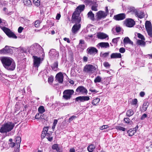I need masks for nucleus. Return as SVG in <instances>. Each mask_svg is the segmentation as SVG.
Here are the masks:
<instances>
[{
  "label": "nucleus",
  "mask_w": 152,
  "mask_h": 152,
  "mask_svg": "<svg viewBox=\"0 0 152 152\" xmlns=\"http://www.w3.org/2000/svg\"><path fill=\"white\" fill-rule=\"evenodd\" d=\"M85 8L84 5H80L77 7L75 11L74 12L72 16V21L75 23L72 28H80L81 27V19L80 17V12L83 11Z\"/></svg>",
  "instance_id": "f257e3e1"
},
{
  "label": "nucleus",
  "mask_w": 152,
  "mask_h": 152,
  "mask_svg": "<svg viewBox=\"0 0 152 152\" xmlns=\"http://www.w3.org/2000/svg\"><path fill=\"white\" fill-rule=\"evenodd\" d=\"M1 61L4 68L10 71H13L15 68V63L14 60L11 58L4 57L1 59Z\"/></svg>",
  "instance_id": "f03ea898"
},
{
  "label": "nucleus",
  "mask_w": 152,
  "mask_h": 152,
  "mask_svg": "<svg viewBox=\"0 0 152 152\" xmlns=\"http://www.w3.org/2000/svg\"><path fill=\"white\" fill-rule=\"evenodd\" d=\"M14 125L12 123L4 124L0 128V132L3 134L7 133L11 131Z\"/></svg>",
  "instance_id": "7ed1b4c3"
},
{
  "label": "nucleus",
  "mask_w": 152,
  "mask_h": 152,
  "mask_svg": "<svg viewBox=\"0 0 152 152\" xmlns=\"http://www.w3.org/2000/svg\"><path fill=\"white\" fill-rule=\"evenodd\" d=\"M49 128V126H45L43 128L41 134V137L42 138H44L46 137L48 140L51 142L53 140V137L52 135V132L50 131L47 132Z\"/></svg>",
  "instance_id": "20e7f679"
},
{
  "label": "nucleus",
  "mask_w": 152,
  "mask_h": 152,
  "mask_svg": "<svg viewBox=\"0 0 152 152\" xmlns=\"http://www.w3.org/2000/svg\"><path fill=\"white\" fill-rule=\"evenodd\" d=\"M41 46L38 44L35 43L31 45L28 50L29 52L33 55H36L41 48Z\"/></svg>",
  "instance_id": "39448f33"
},
{
  "label": "nucleus",
  "mask_w": 152,
  "mask_h": 152,
  "mask_svg": "<svg viewBox=\"0 0 152 152\" xmlns=\"http://www.w3.org/2000/svg\"><path fill=\"white\" fill-rule=\"evenodd\" d=\"M96 69L95 66L91 64H88L84 66L83 70L86 72L92 73L96 71Z\"/></svg>",
  "instance_id": "423d86ee"
},
{
  "label": "nucleus",
  "mask_w": 152,
  "mask_h": 152,
  "mask_svg": "<svg viewBox=\"0 0 152 152\" xmlns=\"http://www.w3.org/2000/svg\"><path fill=\"white\" fill-rule=\"evenodd\" d=\"M49 57L52 59H57L59 57V52L54 49L50 50L49 53Z\"/></svg>",
  "instance_id": "0eeeda50"
},
{
  "label": "nucleus",
  "mask_w": 152,
  "mask_h": 152,
  "mask_svg": "<svg viewBox=\"0 0 152 152\" xmlns=\"http://www.w3.org/2000/svg\"><path fill=\"white\" fill-rule=\"evenodd\" d=\"M124 25L129 28L132 27L135 24V21L132 18H126L124 21Z\"/></svg>",
  "instance_id": "6e6552de"
},
{
  "label": "nucleus",
  "mask_w": 152,
  "mask_h": 152,
  "mask_svg": "<svg viewBox=\"0 0 152 152\" xmlns=\"http://www.w3.org/2000/svg\"><path fill=\"white\" fill-rule=\"evenodd\" d=\"M74 93L73 90H66L63 92V97L66 100L70 99Z\"/></svg>",
  "instance_id": "1a4fd4ad"
},
{
  "label": "nucleus",
  "mask_w": 152,
  "mask_h": 152,
  "mask_svg": "<svg viewBox=\"0 0 152 152\" xmlns=\"http://www.w3.org/2000/svg\"><path fill=\"white\" fill-rule=\"evenodd\" d=\"M33 64L34 66L38 68L42 63L43 60L40 57L34 56H33Z\"/></svg>",
  "instance_id": "9d476101"
},
{
  "label": "nucleus",
  "mask_w": 152,
  "mask_h": 152,
  "mask_svg": "<svg viewBox=\"0 0 152 152\" xmlns=\"http://www.w3.org/2000/svg\"><path fill=\"white\" fill-rule=\"evenodd\" d=\"M3 31L9 38L16 39L17 37L15 34L10 29H2Z\"/></svg>",
  "instance_id": "9b49d317"
},
{
  "label": "nucleus",
  "mask_w": 152,
  "mask_h": 152,
  "mask_svg": "<svg viewBox=\"0 0 152 152\" xmlns=\"http://www.w3.org/2000/svg\"><path fill=\"white\" fill-rule=\"evenodd\" d=\"M76 92L79 94H86L88 93L87 89L84 87L80 86L78 87L76 90Z\"/></svg>",
  "instance_id": "f8f14e48"
},
{
  "label": "nucleus",
  "mask_w": 152,
  "mask_h": 152,
  "mask_svg": "<svg viewBox=\"0 0 152 152\" xmlns=\"http://www.w3.org/2000/svg\"><path fill=\"white\" fill-rule=\"evenodd\" d=\"M87 47V44L85 41L83 39H80L79 43L77 46V48L81 51H83Z\"/></svg>",
  "instance_id": "ddd939ff"
},
{
  "label": "nucleus",
  "mask_w": 152,
  "mask_h": 152,
  "mask_svg": "<svg viewBox=\"0 0 152 152\" xmlns=\"http://www.w3.org/2000/svg\"><path fill=\"white\" fill-rule=\"evenodd\" d=\"M107 14L104 12L102 11H99L96 14V17L98 20H101L102 18H104L106 17Z\"/></svg>",
  "instance_id": "4468645a"
},
{
  "label": "nucleus",
  "mask_w": 152,
  "mask_h": 152,
  "mask_svg": "<svg viewBox=\"0 0 152 152\" xmlns=\"http://www.w3.org/2000/svg\"><path fill=\"white\" fill-rule=\"evenodd\" d=\"M87 53L90 55H94L98 52V50L94 47H90L87 49Z\"/></svg>",
  "instance_id": "2eb2a0df"
},
{
  "label": "nucleus",
  "mask_w": 152,
  "mask_h": 152,
  "mask_svg": "<svg viewBox=\"0 0 152 152\" xmlns=\"http://www.w3.org/2000/svg\"><path fill=\"white\" fill-rule=\"evenodd\" d=\"M56 80L58 83H61L64 80V76L62 73L60 72L57 73L56 76Z\"/></svg>",
  "instance_id": "dca6fc26"
},
{
  "label": "nucleus",
  "mask_w": 152,
  "mask_h": 152,
  "mask_svg": "<svg viewBox=\"0 0 152 152\" xmlns=\"http://www.w3.org/2000/svg\"><path fill=\"white\" fill-rule=\"evenodd\" d=\"M15 140L16 146L15 148V151L16 152H19V151L20 144L21 141V137H16L15 138Z\"/></svg>",
  "instance_id": "f3484780"
},
{
  "label": "nucleus",
  "mask_w": 152,
  "mask_h": 152,
  "mask_svg": "<svg viewBox=\"0 0 152 152\" xmlns=\"http://www.w3.org/2000/svg\"><path fill=\"white\" fill-rule=\"evenodd\" d=\"M8 144L9 145V146H7V147H5V148H9L10 147L13 148L15 146H16V142L15 138V139L14 141H13V140L11 138L8 141Z\"/></svg>",
  "instance_id": "a211bd4d"
},
{
  "label": "nucleus",
  "mask_w": 152,
  "mask_h": 152,
  "mask_svg": "<svg viewBox=\"0 0 152 152\" xmlns=\"http://www.w3.org/2000/svg\"><path fill=\"white\" fill-rule=\"evenodd\" d=\"M126 18V15L124 13H121L114 16V19L116 20H121Z\"/></svg>",
  "instance_id": "6ab92c4d"
},
{
  "label": "nucleus",
  "mask_w": 152,
  "mask_h": 152,
  "mask_svg": "<svg viewBox=\"0 0 152 152\" xmlns=\"http://www.w3.org/2000/svg\"><path fill=\"white\" fill-rule=\"evenodd\" d=\"M90 99V97L88 96H79L76 97L75 101L78 102L80 101L81 102H83L88 101Z\"/></svg>",
  "instance_id": "aec40b11"
},
{
  "label": "nucleus",
  "mask_w": 152,
  "mask_h": 152,
  "mask_svg": "<svg viewBox=\"0 0 152 152\" xmlns=\"http://www.w3.org/2000/svg\"><path fill=\"white\" fill-rule=\"evenodd\" d=\"M97 47L98 48H107L110 47V45L107 42H101L99 43L97 45Z\"/></svg>",
  "instance_id": "412c9836"
},
{
  "label": "nucleus",
  "mask_w": 152,
  "mask_h": 152,
  "mask_svg": "<svg viewBox=\"0 0 152 152\" xmlns=\"http://www.w3.org/2000/svg\"><path fill=\"white\" fill-rule=\"evenodd\" d=\"M123 42L124 45L129 44L132 46L133 45V42L131 41L128 37H125L123 39Z\"/></svg>",
  "instance_id": "4be33fe9"
},
{
  "label": "nucleus",
  "mask_w": 152,
  "mask_h": 152,
  "mask_svg": "<svg viewBox=\"0 0 152 152\" xmlns=\"http://www.w3.org/2000/svg\"><path fill=\"white\" fill-rule=\"evenodd\" d=\"M97 36L99 39H106L107 38H108V36L107 34L103 33H98Z\"/></svg>",
  "instance_id": "5701e85b"
},
{
  "label": "nucleus",
  "mask_w": 152,
  "mask_h": 152,
  "mask_svg": "<svg viewBox=\"0 0 152 152\" xmlns=\"http://www.w3.org/2000/svg\"><path fill=\"white\" fill-rule=\"evenodd\" d=\"M7 24L5 21L2 20L0 18V28H8L7 26Z\"/></svg>",
  "instance_id": "b1692460"
},
{
  "label": "nucleus",
  "mask_w": 152,
  "mask_h": 152,
  "mask_svg": "<svg viewBox=\"0 0 152 152\" xmlns=\"http://www.w3.org/2000/svg\"><path fill=\"white\" fill-rule=\"evenodd\" d=\"M121 56V55L119 53H113L110 56L111 58H120Z\"/></svg>",
  "instance_id": "393cba45"
},
{
  "label": "nucleus",
  "mask_w": 152,
  "mask_h": 152,
  "mask_svg": "<svg viewBox=\"0 0 152 152\" xmlns=\"http://www.w3.org/2000/svg\"><path fill=\"white\" fill-rule=\"evenodd\" d=\"M145 40L138 39L137 40V43L138 45L142 46H145Z\"/></svg>",
  "instance_id": "a878e982"
},
{
  "label": "nucleus",
  "mask_w": 152,
  "mask_h": 152,
  "mask_svg": "<svg viewBox=\"0 0 152 152\" xmlns=\"http://www.w3.org/2000/svg\"><path fill=\"white\" fill-rule=\"evenodd\" d=\"M94 4H92L91 9V10L94 11H98L97 7L98 6V4L96 3V1H94Z\"/></svg>",
  "instance_id": "bb28decb"
},
{
  "label": "nucleus",
  "mask_w": 152,
  "mask_h": 152,
  "mask_svg": "<svg viewBox=\"0 0 152 152\" xmlns=\"http://www.w3.org/2000/svg\"><path fill=\"white\" fill-rule=\"evenodd\" d=\"M88 17L92 20L94 19V14L93 13L92 11H89L87 14Z\"/></svg>",
  "instance_id": "cd10ccee"
},
{
  "label": "nucleus",
  "mask_w": 152,
  "mask_h": 152,
  "mask_svg": "<svg viewBox=\"0 0 152 152\" xmlns=\"http://www.w3.org/2000/svg\"><path fill=\"white\" fill-rule=\"evenodd\" d=\"M129 136H132L136 132V129L134 130V129H130L127 132Z\"/></svg>",
  "instance_id": "c85d7f7f"
},
{
  "label": "nucleus",
  "mask_w": 152,
  "mask_h": 152,
  "mask_svg": "<svg viewBox=\"0 0 152 152\" xmlns=\"http://www.w3.org/2000/svg\"><path fill=\"white\" fill-rule=\"evenodd\" d=\"M135 15L140 18H143L145 16L144 13L141 12H137V11Z\"/></svg>",
  "instance_id": "c756f323"
},
{
  "label": "nucleus",
  "mask_w": 152,
  "mask_h": 152,
  "mask_svg": "<svg viewBox=\"0 0 152 152\" xmlns=\"http://www.w3.org/2000/svg\"><path fill=\"white\" fill-rule=\"evenodd\" d=\"M95 148V146L94 145H90L87 148L89 152H92Z\"/></svg>",
  "instance_id": "7c9ffc66"
},
{
  "label": "nucleus",
  "mask_w": 152,
  "mask_h": 152,
  "mask_svg": "<svg viewBox=\"0 0 152 152\" xmlns=\"http://www.w3.org/2000/svg\"><path fill=\"white\" fill-rule=\"evenodd\" d=\"M100 99L99 98H96L94 99L92 102V104L94 105H96L99 103Z\"/></svg>",
  "instance_id": "2f4dec72"
},
{
  "label": "nucleus",
  "mask_w": 152,
  "mask_h": 152,
  "mask_svg": "<svg viewBox=\"0 0 152 152\" xmlns=\"http://www.w3.org/2000/svg\"><path fill=\"white\" fill-rule=\"evenodd\" d=\"M43 115L42 113H39L37 114L35 116V118L38 119H41L43 118Z\"/></svg>",
  "instance_id": "473e14b6"
},
{
  "label": "nucleus",
  "mask_w": 152,
  "mask_h": 152,
  "mask_svg": "<svg viewBox=\"0 0 152 152\" xmlns=\"http://www.w3.org/2000/svg\"><path fill=\"white\" fill-rule=\"evenodd\" d=\"M149 104L147 102H145L143 104L142 106V109L144 111H145L147 109V108Z\"/></svg>",
  "instance_id": "72a5a7b5"
},
{
  "label": "nucleus",
  "mask_w": 152,
  "mask_h": 152,
  "mask_svg": "<svg viewBox=\"0 0 152 152\" xmlns=\"http://www.w3.org/2000/svg\"><path fill=\"white\" fill-rule=\"evenodd\" d=\"M134 114V112L131 109H130L127 111L126 115L128 117H129L133 115Z\"/></svg>",
  "instance_id": "f704fd0d"
},
{
  "label": "nucleus",
  "mask_w": 152,
  "mask_h": 152,
  "mask_svg": "<svg viewBox=\"0 0 152 152\" xmlns=\"http://www.w3.org/2000/svg\"><path fill=\"white\" fill-rule=\"evenodd\" d=\"M146 28H151V23L148 21H146L145 23Z\"/></svg>",
  "instance_id": "c9c22d12"
},
{
  "label": "nucleus",
  "mask_w": 152,
  "mask_h": 152,
  "mask_svg": "<svg viewBox=\"0 0 152 152\" xmlns=\"http://www.w3.org/2000/svg\"><path fill=\"white\" fill-rule=\"evenodd\" d=\"M124 121L125 123L129 125H131L132 124V122L128 118H124Z\"/></svg>",
  "instance_id": "e433bc0d"
},
{
  "label": "nucleus",
  "mask_w": 152,
  "mask_h": 152,
  "mask_svg": "<svg viewBox=\"0 0 152 152\" xmlns=\"http://www.w3.org/2000/svg\"><path fill=\"white\" fill-rule=\"evenodd\" d=\"M115 128L118 130L121 131L123 132H125L126 130V129L125 128L120 126H116Z\"/></svg>",
  "instance_id": "4c0bfd02"
},
{
  "label": "nucleus",
  "mask_w": 152,
  "mask_h": 152,
  "mask_svg": "<svg viewBox=\"0 0 152 152\" xmlns=\"http://www.w3.org/2000/svg\"><path fill=\"white\" fill-rule=\"evenodd\" d=\"M129 11L128 12H131L132 13H134L135 14L137 11L134 9L133 7H130L129 8Z\"/></svg>",
  "instance_id": "58836bf2"
},
{
  "label": "nucleus",
  "mask_w": 152,
  "mask_h": 152,
  "mask_svg": "<svg viewBox=\"0 0 152 152\" xmlns=\"http://www.w3.org/2000/svg\"><path fill=\"white\" fill-rule=\"evenodd\" d=\"M38 111L39 113L42 114L45 111V110L43 106H41L38 108Z\"/></svg>",
  "instance_id": "ea45409f"
},
{
  "label": "nucleus",
  "mask_w": 152,
  "mask_h": 152,
  "mask_svg": "<svg viewBox=\"0 0 152 152\" xmlns=\"http://www.w3.org/2000/svg\"><path fill=\"white\" fill-rule=\"evenodd\" d=\"M58 66V63L57 62H55L52 66L53 69L55 71L57 70Z\"/></svg>",
  "instance_id": "a19ab883"
},
{
  "label": "nucleus",
  "mask_w": 152,
  "mask_h": 152,
  "mask_svg": "<svg viewBox=\"0 0 152 152\" xmlns=\"http://www.w3.org/2000/svg\"><path fill=\"white\" fill-rule=\"evenodd\" d=\"M102 80L101 77L100 76H97L94 80V82L95 83H100Z\"/></svg>",
  "instance_id": "79ce46f5"
},
{
  "label": "nucleus",
  "mask_w": 152,
  "mask_h": 152,
  "mask_svg": "<svg viewBox=\"0 0 152 152\" xmlns=\"http://www.w3.org/2000/svg\"><path fill=\"white\" fill-rule=\"evenodd\" d=\"M84 2L86 5H92L94 3V1H92L90 0H84Z\"/></svg>",
  "instance_id": "37998d69"
},
{
  "label": "nucleus",
  "mask_w": 152,
  "mask_h": 152,
  "mask_svg": "<svg viewBox=\"0 0 152 152\" xmlns=\"http://www.w3.org/2000/svg\"><path fill=\"white\" fill-rule=\"evenodd\" d=\"M112 31L115 35H117L121 31V29H112Z\"/></svg>",
  "instance_id": "c03bdc74"
},
{
  "label": "nucleus",
  "mask_w": 152,
  "mask_h": 152,
  "mask_svg": "<svg viewBox=\"0 0 152 152\" xmlns=\"http://www.w3.org/2000/svg\"><path fill=\"white\" fill-rule=\"evenodd\" d=\"M136 36H137L139 38L141 39H143L145 40V38L144 36L141 34L140 33H136Z\"/></svg>",
  "instance_id": "a18cd8bd"
},
{
  "label": "nucleus",
  "mask_w": 152,
  "mask_h": 152,
  "mask_svg": "<svg viewBox=\"0 0 152 152\" xmlns=\"http://www.w3.org/2000/svg\"><path fill=\"white\" fill-rule=\"evenodd\" d=\"M40 23L41 21L39 20H37L34 23L35 27L36 28H39Z\"/></svg>",
  "instance_id": "49530a36"
},
{
  "label": "nucleus",
  "mask_w": 152,
  "mask_h": 152,
  "mask_svg": "<svg viewBox=\"0 0 152 152\" xmlns=\"http://www.w3.org/2000/svg\"><path fill=\"white\" fill-rule=\"evenodd\" d=\"M58 122V120L57 119H54L53 123V126L52 127V129L54 130L55 128V126L56 124H57Z\"/></svg>",
  "instance_id": "de8ad7c7"
},
{
  "label": "nucleus",
  "mask_w": 152,
  "mask_h": 152,
  "mask_svg": "<svg viewBox=\"0 0 152 152\" xmlns=\"http://www.w3.org/2000/svg\"><path fill=\"white\" fill-rule=\"evenodd\" d=\"M24 5L28 6L31 4V1L30 0H23Z\"/></svg>",
  "instance_id": "09e8293b"
},
{
  "label": "nucleus",
  "mask_w": 152,
  "mask_h": 152,
  "mask_svg": "<svg viewBox=\"0 0 152 152\" xmlns=\"http://www.w3.org/2000/svg\"><path fill=\"white\" fill-rule=\"evenodd\" d=\"M148 35L150 37H152V29H146Z\"/></svg>",
  "instance_id": "8fccbe9b"
},
{
  "label": "nucleus",
  "mask_w": 152,
  "mask_h": 152,
  "mask_svg": "<svg viewBox=\"0 0 152 152\" xmlns=\"http://www.w3.org/2000/svg\"><path fill=\"white\" fill-rule=\"evenodd\" d=\"M7 47H5V48L2 50H0V54H6L7 53V51H6V48Z\"/></svg>",
  "instance_id": "3c124183"
},
{
  "label": "nucleus",
  "mask_w": 152,
  "mask_h": 152,
  "mask_svg": "<svg viewBox=\"0 0 152 152\" xmlns=\"http://www.w3.org/2000/svg\"><path fill=\"white\" fill-rule=\"evenodd\" d=\"M120 37H117L115 38H114L112 39V42L115 44H117L118 42V41Z\"/></svg>",
  "instance_id": "603ef678"
},
{
  "label": "nucleus",
  "mask_w": 152,
  "mask_h": 152,
  "mask_svg": "<svg viewBox=\"0 0 152 152\" xmlns=\"http://www.w3.org/2000/svg\"><path fill=\"white\" fill-rule=\"evenodd\" d=\"M109 54V52H106L104 53H101V56L102 57L105 58L107 57Z\"/></svg>",
  "instance_id": "864d4df0"
},
{
  "label": "nucleus",
  "mask_w": 152,
  "mask_h": 152,
  "mask_svg": "<svg viewBox=\"0 0 152 152\" xmlns=\"http://www.w3.org/2000/svg\"><path fill=\"white\" fill-rule=\"evenodd\" d=\"M109 126L107 125H104L100 126L99 129L101 130H103L104 129H107L109 128Z\"/></svg>",
  "instance_id": "5fc2aeb1"
},
{
  "label": "nucleus",
  "mask_w": 152,
  "mask_h": 152,
  "mask_svg": "<svg viewBox=\"0 0 152 152\" xmlns=\"http://www.w3.org/2000/svg\"><path fill=\"white\" fill-rule=\"evenodd\" d=\"M58 147V145L57 144H54L52 146V148L54 150H56Z\"/></svg>",
  "instance_id": "6e6d98bb"
},
{
  "label": "nucleus",
  "mask_w": 152,
  "mask_h": 152,
  "mask_svg": "<svg viewBox=\"0 0 152 152\" xmlns=\"http://www.w3.org/2000/svg\"><path fill=\"white\" fill-rule=\"evenodd\" d=\"M76 118V117L75 116H72V117H70L69 118V122H70L73 119Z\"/></svg>",
  "instance_id": "4d7b16f0"
},
{
  "label": "nucleus",
  "mask_w": 152,
  "mask_h": 152,
  "mask_svg": "<svg viewBox=\"0 0 152 152\" xmlns=\"http://www.w3.org/2000/svg\"><path fill=\"white\" fill-rule=\"evenodd\" d=\"M137 102V100L136 99H134L132 102V105H136Z\"/></svg>",
  "instance_id": "13d9d810"
},
{
  "label": "nucleus",
  "mask_w": 152,
  "mask_h": 152,
  "mask_svg": "<svg viewBox=\"0 0 152 152\" xmlns=\"http://www.w3.org/2000/svg\"><path fill=\"white\" fill-rule=\"evenodd\" d=\"M119 51L120 53H123L125 52V50L124 48H120Z\"/></svg>",
  "instance_id": "bf43d9fd"
},
{
  "label": "nucleus",
  "mask_w": 152,
  "mask_h": 152,
  "mask_svg": "<svg viewBox=\"0 0 152 152\" xmlns=\"http://www.w3.org/2000/svg\"><path fill=\"white\" fill-rule=\"evenodd\" d=\"M103 65L105 67H106L107 68L109 67L110 66V64H109L107 62H104L103 64Z\"/></svg>",
  "instance_id": "052dcab7"
},
{
  "label": "nucleus",
  "mask_w": 152,
  "mask_h": 152,
  "mask_svg": "<svg viewBox=\"0 0 152 152\" xmlns=\"http://www.w3.org/2000/svg\"><path fill=\"white\" fill-rule=\"evenodd\" d=\"M89 91L92 92H94L95 93H96L98 92V91L96 90L93 89L92 88H90L89 89Z\"/></svg>",
  "instance_id": "680f3d73"
},
{
  "label": "nucleus",
  "mask_w": 152,
  "mask_h": 152,
  "mask_svg": "<svg viewBox=\"0 0 152 152\" xmlns=\"http://www.w3.org/2000/svg\"><path fill=\"white\" fill-rule=\"evenodd\" d=\"M34 4L35 5H36L37 7H38L39 6L40 4V1L39 0V1H38L34 2Z\"/></svg>",
  "instance_id": "e2e57ef3"
},
{
  "label": "nucleus",
  "mask_w": 152,
  "mask_h": 152,
  "mask_svg": "<svg viewBox=\"0 0 152 152\" xmlns=\"http://www.w3.org/2000/svg\"><path fill=\"white\" fill-rule=\"evenodd\" d=\"M88 58L86 56H84L83 58V60L84 62H87L88 61Z\"/></svg>",
  "instance_id": "0e129e2a"
},
{
  "label": "nucleus",
  "mask_w": 152,
  "mask_h": 152,
  "mask_svg": "<svg viewBox=\"0 0 152 152\" xmlns=\"http://www.w3.org/2000/svg\"><path fill=\"white\" fill-rule=\"evenodd\" d=\"M147 115L145 114H143L141 117V119L142 120L144 119L146 117Z\"/></svg>",
  "instance_id": "69168bd1"
},
{
  "label": "nucleus",
  "mask_w": 152,
  "mask_h": 152,
  "mask_svg": "<svg viewBox=\"0 0 152 152\" xmlns=\"http://www.w3.org/2000/svg\"><path fill=\"white\" fill-rule=\"evenodd\" d=\"M87 28H94V26L92 25L89 24L87 25Z\"/></svg>",
  "instance_id": "338daca9"
},
{
  "label": "nucleus",
  "mask_w": 152,
  "mask_h": 152,
  "mask_svg": "<svg viewBox=\"0 0 152 152\" xmlns=\"http://www.w3.org/2000/svg\"><path fill=\"white\" fill-rule=\"evenodd\" d=\"M78 29H72V33L75 34L77 32Z\"/></svg>",
  "instance_id": "774afa93"
}]
</instances>
